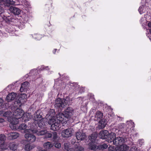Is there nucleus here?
<instances>
[{"label": "nucleus", "mask_w": 151, "mask_h": 151, "mask_svg": "<svg viewBox=\"0 0 151 151\" xmlns=\"http://www.w3.org/2000/svg\"><path fill=\"white\" fill-rule=\"evenodd\" d=\"M32 124H30L28 126V128H30L29 129H25L24 131V132L26 133L24 136L27 140L29 142H34L36 140V137L33 134L31 133H35L37 132V130L36 129H33L34 127V122L32 123Z\"/></svg>", "instance_id": "f257e3e1"}, {"label": "nucleus", "mask_w": 151, "mask_h": 151, "mask_svg": "<svg viewBox=\"0 0 151 151\" xmlns=\"http://www.w3.org/2000/svg\"><path fill=\"white\" fill-rule=\"evenodd\" d=\"M55 103V107L59 108L60 109L61 108L64 107L66 104L65 100L60 98L56 100Z\"/></svg>", "instance_id": "f03ea898"}, {"label": "nucleus", "mask_w": 151, "mask_h": 151, "mask_svg": "<svg viewBox=\"0 0 151 151\" xmlns=\"http://www.w3.org/2000/svg\"><path fill=\"white\" fill-rule=\"evenodd\" d=\"M61 135L64 138H68L72 135V133L71 129L68 128L63 130L61 132Z\"/></svg>", "instance_id": "7ed1b4c3"}, {"label": "nucleus", "mask_w": 151, "mask_h": 151, "mask_svg": "<svg viewBox=\"0 0 151 151\" xmlns=\"http://www.w3.org/2000/svg\"><path fill=\"white\" fill-rule=\"evenodd\" d=\"M125 142V140L123 137H119L115 138V139L114 140V145L116 146L121 145L123 144Z\"/></svg>", "instance_id": "20e7f679"}, {"label": "nucleus", "mask_w": 151, "mask_h": 151, "mask_svg": "<svg viewBox=\"0 0 151 151\" xmlns=\"http://www.w3.org/2000/svg\"><path fill=\"white\" fill-rule=\"evenodd\" d=\"M73 113V109L70 107H68L65 111V117L67 118H70Z\"/></svg>", "instance_id": "39448f33"}, {"label": "nucleus", "mask_w": 151, "mask_h": 151, "mask_svg": "<svg viewBox=\"0 0 151 151\" xmlns=\"http://www.w3.org/2000/svg\"><path fill=\"white\" fill-rule=\"evenodd\" d=\"M23 114L22 110L18 108L16 109L13 113L14 116L19 119L22 117Z\"/></svg>", "instance_id": "423d86ee"}, {"label": "nucleus", "mask_w": 151, "mask_h": 151, "mask_svg": "<svg viewBox=\"0 0 151 151\" xmlns=\"http://www.w3.org/2000/svg\"><path fill=\"white\" fill-rule=\"evenodd\" d=\"M40 111L37 110L34 114L33 119L34 121L35 124L36 125V122L42 118V115L40 114Z\"/></svg>", "instance_id": "0eeeda50"}, {"label": "nucleus", "mask_w": 151, "mask_h": 151, "mask_svg": "<svg viewBox=\"0 0 151 151\" xmlns=\"http://www.w3.org/2000/svg\"><path fill=\"white\" fill-rule=\"evenodd\" d=\"M76 135L77 139L79 140H83L86 137L85 134L82 132H78L76 133Z\"/></svg>", "instance_id": "6e6552de"}, {"label": "nucleus", "mask_w": 151, "mask_h": 151, "mask_svg": "<svg viewBox=\"0 0 151 151\" xmlns=\"http://www.w3.org/2000/svg\"><path fill=\"white\" fill-rule=\"evenodd\" d=\"M61 127L60 123V122L59 121H58L51 125L50 129L53 131H56L59 129Z\"/></svg>", "instance_id": "1a4fd4ad"}, {"label": "nucleus", "mask_w": 151, "mask_h": 151, "mask_svg": "<svg viewBox=\"0 0 151 151\" xmlns=\"http://www.w3.org/2000/svg\"><path fill=\"white\" fill-rule=\"evenodd\" d=\"M19 136V134L17 132H11L7 134L8 139L11 140L16 139Z\"/></svg>", "instance_id": "9d476101"}, {"label": "nucleus", "mask_w": 151, "mask_h": 151, "mask_svg": "<svg viewBox=\"0 0 151 151\" xmlns=\"http://www.w3.org/2000/svg\"><path fill=\"white\" fill-rule=\"evenodd\" d=\"M16 96V94L14 92L9 93L6 96V100L7 102H10L14 100Z\"/></svg>", "instance_id": "9b49d317"}, {"label": "nucleus", "mask_w": 151, "mask_h": 151, "mask_svg": "<svg viewBox=\"0 0 151 151\" xmlns=\"http://www.w3.org/2000/svg\"><path fill=\"white\" fill-rule=\"evenodd\" d=\"M116 148V151H126L129 149V147L125 144L119 145Z\"/></svg>", "instance_id": "f8f14e48"}, {"label": "nucleus", "mask_w": 151, "mask_h": 151, "mask_svg": "<svg viewBox=\"0 0 151 151\" xmlns=\"http://www.w3.org/2000/svg\"><path fill=\"white\" fill-rule=\"evenodd\" d=\"M9 10L15 15H18L20 13V10L19 8L11 6L9 8Z\"/></svg>", "instance_id": "ddd939ff"}, {"label": "nucleus", "mask_w": 151, "mask_h": 151, "mask_svg": "<svg viewBox=\"0 0 151 151\" xmlns=\"http://www.w3.org/2000/svg\"><path fill=\"white\" fill-rule=\"evenodd\" d=\"M88 148L91 150L96 151L99 149V145L95 144V143L89 142L88 144Z\"/></svg>", "instance_id": "4468645a"}, {"label": "nucleus", "mask_w": 151, "mask_h": 151, "mask_svg": "<svg viewBox=\"0 0 151 151\" xmlns=\"http://www.w3.org/2000/svg\"><path fill=\"white\" fill-rule=\"evenodd\" d=\"M29 83L27 81L24 82L23 83L21 86L20 91L21 92H22L26 90L29 86Z\"/></svg>", "instance_id": "2eb2a0df"}, {"label": "nucleus", "mask_w": 151, "mask_h": 151, "mask_svg": "<svg viewBox=\"0 0 151 151\" xmlns=\"http://www.w3.org/2000/svg\"><path fill=\"white\" fill-rule=\"evenodd\" d=\"M109 134V132L106 130L101 131L99 133V136L101 139H104L108 137Z\"/></svg>", "instance_id": "dca6fc26"}, {"label": "nucleus", "mask_w": 151, "mask_h": 151, "mask_svg": "<svg viewBox=\"0 0 151 151\" xmlns=\"http://www.w3.org/2000/svg\"><path fill=\"white\" fill-rule=\"evenodd\" d=\"M19 118L15 117H12V118H8V121L10 122L13 125L17 124L19 122Z\"/></svg>", "instance_id": "f3484780"}, {"label": "nucleus", "mask_w": 151, "mask_h": 151, "mask_svg": "<svg viewBox=\"0 0 151 151\" xmlns=\"http://www.w3.org/2000/svg\"><path fill=\"white\" fill-rule=\"evenodd\" d=\"M97 137V134L95 133L90 135L88 137L89 140L90 141L89 142L95 143Z\"/></svg>", "instance_id": "a211bd4d"}, {"label": "nucleus", "mask_w": 151, "mask_h": 151, "mask_svg": "<svg viewBox=\"0 0 151 151\" xmlns=\"http://www.w3.org/2000/svg\"><path fill=\"white\" fill-rule=\"evenodd\" d=\"M116 134L113 132H111L110 134H109L108 135V142H113L114 144V140L115 139V138H116Z\"/></svg>", "instance_id": "6ab92c4d"}, {"label": "nucleus", "mask_w": 151, "mask_h": 151, "mask_svg": "<svg viewBox=\"0 0 151 151\" xmlns=\"http://www.w3.org/2000/svg\"><path fill=\"white\" fill-rule=\"evenodd\" d=\"M36 123L38 124L39 127L41 129H44L45 127L44 119H41L40 120L36 122Z\"/></svg>", "instance_id": "aec40b11"}, {"label": "nucleus", "mask_w": 151, "mask_h": 151, "mask_svg": "<svg viewBox=\"0 0 151 151\" xmlns=\"http://www.w3.org/2000/svg\"><path fill=\"white\" fill-rule=\"evenodd\" d=\"M17 145L15 142H12L9 144L8 146L11 150L15 151L17 149Z\"/></svg>", "instance_id": "412c9836"}, {"label": "nucleus", "mask_w": 151, "mask_h": 151, "mask_svg": "<svg viewBox=\"0 0 151 151\" xmlns=\"http://www.w3.org/2000/svg\"><path fill=\"white\" fill-rule=\"evenodd\" d=\"M64 117H65L64 113H59L56 115V119L59 121L60 123V122L63 121Z\"/></svg>", "instance_id": "4be33fe9"}, {"label": "nucleus", "mask_w": 151, "mask_h": 151, "mask_svg": "<svg viewBox=\"0 0 151 151\" xmlns=\"http://www.w3.org/2000/svg\"><path fill=\"white\" fill-rule=\"evenodd\" d=\"M105 121V120L103 119L99 121L98 127L100 129H102L105 127L106 124V123Z\"/></svg>", "instance_id": "5701e85b"}, {"label": "nucleus", "mask_w": 151, "mask_h": 151, "mask_svg": "<svg viewBox=\"0 0 151 151\" xmlns=\"http://www.w3.org/2000/svg\"><path fill=\"white\" fill-rule=\"evenodd\" d=\"M44 147L46 150H49L52 147V145L50 142H48L43 144Z\"/></svg>", "instance_id": "b1692460"}, {"label": "nucleus", "mask_w": 151, "mask_h": 151, "mask_svg": "<svg viewBox=\"0 0 151 151\" xmlns=\"http://www.w3.org/2000/svg\"><path fill=\"white\" fill-rule=\"evenodd\" d=\"M35 147V145H31L28 143L25 146V149L27 151H29L33 149Z\"/></svg>", "instance_id": "393cba45"}, {"label": "nucleus", "mask_w": 151, "mask_h": 151, "mask_svg": "<svg viewBox=\"0 0 151 151\" xmlns=\"http://www.w3.org/2000/svg\"><path fill=\"white\" fill-rule=\"evenodd\" d=\"M9 146L7 144L4 142H2L0 144V148L3 150H6L8 149Z\"/></svg>", "instance_id": "a878e982"}, {"label": "nucleus", "mask_w": 151, "mask_h": 151, "mask_svg": "<svg viewBox=\"0 0 151 151\" xmlns=\"http://www.w3.org/2000/svg\"><path fill=\"white\" fill-rule=\"evenodd\" d=\"M103 117V113L100 111H98L96 114L95 117L97 119H102Z\"/></svg>", "instance_id": "bb28decb"}, {"label": "nucleus", "mask_w": 151, "mask_h": 151, "mask_svg": "<svg viewBox=\"0 0 151 151\" xmlns=\"http://www.w3.org/2000/svg\"><path fill=\"white\" fill-rule=\"evenodd\" d=\"M55 111L53 109H50L49 112V113L47 114L46 116L47 117L50 116L51 117H55L54 116L55 115Z\"/></svg>", "instance_id": "cd10ccee"}, {"label": "nucleus", "mask_w": 151, "mask_h": 151, "mask_svg": "<svg viewBox=\"0 0 151 151\" xmlns=\"http://www.w3.org/2000/svg\"><path fill=\"white\" fill-rule=\"evenodd\" d=\"M58 121L56 119H55V117H52L48 120V123L51 125L52 124L55 123V122H57Z\"/></svg>", "instance_id": "c85d7f7f"}, {"label": "nucleus", "mask_w": 151, "mask_h": 151, "mask_svg": "<svg viewBox=\"0 0 151 151\" xmlns=\"http://www.w3.org/2000/svg\"><path fill=\"white\" fill-rule=\"evenodd\" d=\"M47 132V131L46 129L42 130L40 131H38L37 130V132L35 133L38 136L43 135Z\"/></svg>", "instance_id": "c756f323"}, {"label": "nucleus", "mask_w": 151, "mask_h": 151, "mask_svg": "<svg viewBox=\"0 0 151 151\" xmlns=\"http://www.w3.org/2000/svg\"><path fill=\"white\" fill-rule=\"evenodd\" d=\"M12 114L11 112L8 111L4 113L3 114V116L4 117H7L8 121V118L12 117L11 116Z\"/></svg>", "instance_id": "7c9ffc66"}, {"label": "nucleus", "mask_w": 151, "mask_h": 151, "mask_svg": "<svg viewBox=\"0 0 151 151\" xmlns=\"http://www.w3.org/2000/svg\"><path fill=\"white\" fill-rule=\"evenodd\" d=\"M52 137L53 141L54 142H56L58 140V137L57 133L54 132L52 133Z\"/></svg>", "instance_id": "2f4dec72"}, {"label": "nucleus", "mask_w": 151, "mask_h": 151, "mask_svg": "<svg viewBox=\"0 0 151 151\" xmlns=\"http://www.w3.org/2000/svg\"><path fill=\"white\" fill-rule=\"evenodd\" d=\"M3 3L4 4V2L9 4L14 5L15 4V1L13 0H2Z\"/></svg>", "instance_id": "473e14b6"}, {"label": "nucleus", "mask_w": 151, "mask_h": 151, "mask_svg": "<svg viewBox=\"0 0 151 151\" xmlns=\"http://www.w3.org/2000/svg\"><path fill=\"white\" fill-rule=\"evenodd\" d=\"M99 150H104V149H106L108 147V145L105 144H104L103 145H99Z\"/></svg>", "instance_id": "72a5a7b5"}, {"label": "nucleus", "mask_w": 151, "mask_h": 151, "mask_svg": "<svg viewBox=\"0 0 151 151\" xmlns=\"http://www.w3.org/2000/svg\"><path fill=\"white\" fill-rule=\"evenodd\" d=\"M6 139L5 136L4 135H0V144L4 142Z\"/></svg>", "instance_id": "f704fd0d"}, {"label": "nucleus", "mask_w": 151, "mask_h": 151, "mask_svg": "<svg viewBox=\"0 0 151 151\" xmlns=\"http://www.w3.org/2000/svg\"><path fill=\"white\" fill-rule=\"evenodd\" d=\"M27 127V125L25 123L21 124L19 127V128L20 129L24 130Z\"/></svg>", "instance_id": "c9c22d12"}, {"label": "nucleus", "mask_w": 151, "mask_h": 151, "mask_svg": "<svg viewBox=\"0 0 151 151\" xmlns=\"http://www.w3.org/2000/svg\"><path fill=\"white\" fill-rule=\"evenodd\" d=\"M76 148V151H83L84 150V148L80 146H75Z\"/></svg>", "instance_id": "e433bc0d"}, {"label": "nucleus", "mask_w": 151, "mask_h": 151, "mask_svg": "<svg viewBox=\"0 0 151 151\" xmlns=\"http://www.w3.org/2000/svg\"><path fill=\"white\" fill-rule=\"evenodd\" d=\"M70 144L69 142L65 143L64 144V146L65 149L68 150L69 149Z\"/></svg>", "instance_id": "4c0bfd02"}, {"label": "nucleus", "mask_w": 151, "mask_h": 151, "mask_svg": "<svg viewBox=\"0 0 151 151\" xmlns=\"http://www.w3.org/2000/svg\"><path fill=\"white\" fill-rule=\"evenodd\" d=\"M2 1V0H0V14H1L3 12V9L1 6V5L3 4Z\"/></svg>", "instance_id": "58836bf2"}, {"label": "nucleus", "mask_w": 151, "mask_h": 151, "mask_svg": "<svg viewBox=\"0 0 151 151\" xmlns=\"http://www.w3.org/2000/svg\"><path fill=\"white\" fill-rule=\"evenodd\" d=\"M17 104V105L16 106H20L22 105L21 103L19 100L15 102V104Z\"/></svg>", "instance_id": "ea45409f"}, {"label": "nucleus", "mask_w": 151, "mask_h": 151, "mask_svg": "<svg viewBox=\"0 0 151 151\" xmlns=\"http://www.w3.org/2000/svg\"><path fill=\"white\" fill-rule=\"evenodd\" d=\"M52 133H47L46 134V138H50L52 137Z\"/></svg>", "instance_id": "a19ab883"}, {"label": "nucleus", "mask_w": 151, "mask_h": 151, "mask_svg": "<svg viewBox=\"0 0 151 151\" xmlns=\"http://www.w3.org/2000/svg\"><path fill=\"white\" fill-rule=\"evenodd\" d=\"M4 101L3 99L0 98V108H3V106Z\"/></svg>", "instance_id": "79ce46f5"}, {"label": "nucleus", "mask_w": 151, "mask_h": 151, "mask_svg": "<svg viewBox=\"0 0 151 151\" xmlns=\"http://www.w3.org/2000/svg\"><path fill=\"white\" fill-rule=\"evenodd\" d=\"M55 146L56 148H59L61 147V144L60 143L57 142L55 144Z\"/></svg>", "instance_id": "37998d69"}, {"label": "nucleus", "mask_w": 151, "mask_h": 151, "mask_svg": "<svg viewBox=\"0 0 151 151\" xmlns=\"http://www.w3.org/2000/svg\"><path fill=\"white\" fill-rule=\"evenodd\" d=\"M76 147L74 148H69L67 151H76Z\"/></svg>", "instance_id": "c03bdc74"}, {"label": "nucleus", "mask_w": 151, "mask_h": 151, "mask_svg": "<svg viewBox=\"0 0 151 151\" xmlns=\"http://www.w3.org/2000/svg\"><path fill=\"white\" fill-rule=\"evenodd\" d=\"M127 124H132V125H133V124H134V123L133 122L131 121H128L127 122Z\"/></svg>", "instance_id": "a18cd8bd"}, {"label": "nucleus", "mask_w": 151, "mask_h": 151, "mask_svg": "<svg viewBox=\"0 0 151 151\" xmlns=\"http://www.w3.org/2000/svg\"><path fill=\"white\" fill-rule=\"evenodd\" d=\"M71 142L72 144H74L76 142V141L75 139H72L71 140Z\"/></svg>", "instance_id": "49530a36"}, {"label": "nucleus", "mask_w": 151, "mask_h": 151, "mask_svg": "<svg viewBox=\"0 0 151 151\" xmlns=\"http://www.w3.org/2000/svg\"><path fill=\"white\" fill-rule=\"evenodd\" d=\"M4 121V119L2 118H0V123H2Z\"/></svg>", "instance_id": "de8ad7c7"}, {"label": "nucleus", "mask_w": 151, "mask_h": 151, "mask_svg": "<svg viewBox=\"0 0 151 151\" xmlns=\"http://www.w3.org/2000/svg\"><path fill=\"white\" fill-rule=\"evenodd\" d=\"M148 26L149 27L151 28V22H149L148 24Z\"/></svg>", "instance_id": "09e8293b"}, {"label": "nucleus", "mask_w": 151, "mask_h": 151, "mask_svg": "<svg viewBox=\"0 0 151 151\" xmlns=\"http://www.w3.org/2000/svg\"><path fill=\"white\" fill-rule=\"evenodd\" d=\"M142 9V7H140L139 9V10H141Z\"/></svg>", "instance_id": "8fccbe9b"}, {"label": "nucleus", "mask_w": 151, "mask_h": 151, "mask_svg": "<svg viewBox=\"0 0 151 151\" xmlns=\"http://www.w3.org/2000/svg\"><path fill=\"white\" fill-rule=\"evenodd\" d=\"M23 96H24V97L25 96H26V95L25 94H23Z\"/></svg>", "instance_id": "3c124183"}, {"label": "nucleus", "mask_w": 151, "mask_h": 151, "mask_svg": "<svg viewBox=\"0 0 151 151\" xmlns=\"http://www.w3.org/2000/svg\"><path fill=\"white\" fill-rule=\"evenodd\" d=\"M149 30L150 32L151 33V28L149 29Z\"/></svg>", "instance_id": "603ef678"}, {"label": "nucleus", "mask_w": 151, "mask_h": 151, "mask_svg": "<svg viewBox=\"0 0 151 151\" xmlns=\"http://www.w3.org/2000/svg\"><path fill=\"white\" fill-rule=\"evenodd\" d=\"M56 49H55V51H56Z\"/></svg>", "instance_id": "864d4df0"}, {"label": "nucleus", "mask_w": 151, "mask_h": 151, "mask_svg": "<svg viewBox=\"0 0 151 151\" xmlns=\"http://www.w3.org/2000/svg\"><path fill=\"white\" fill-rule=\"evenodd\" d=\"M109 150H110V148H109Z\"/></svg>", "instance_id": "5fc2aeb1"}]
</instances>
